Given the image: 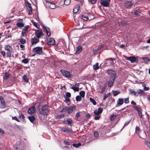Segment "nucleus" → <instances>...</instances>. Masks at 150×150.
I'll use <instances>...</instances> for the list:
<instances>
[{
    "mask_svg": "<svg viewBox=\"0 0 150 150\" xmlns=\"http://www.w3.org/2000/svg\"><path fill=\"white\" fill-rule=\"evenodd\" d=\"M20 41L21 44H25L26 42V40L23 38L20 39Z\"/></svg>",
    "mask_w": 150,
    "mask_h": 150,
    "instance_id": "45",
    "label": "nucleus"
},
{
    "mask_svg": "<svg viewBox=\"0 0 150 150\" xmlns=\"http://www.w3.org/2000/svg\"><path fill=\"white\" fill-rule=\"evenodd\" d=\"M100 115H96L94 117V119L96 120H98L100 117Z\"/></svg>",
    "mask_w": 150,
    "mask_h": 150,
    "instance_id": "64",
    "label": "nucleus"
},
{
    "mask_svg": "<svg viewBox=\"0 0 150 150\" xmlns=\"http://www.w3.org/2000/svg\"><path fill=\"white\" fill-rule=\"evenodd\" d=\"M56 6L59 8H62L64 4L63 0H55Z\"/></svg>",
    "mask_w": 150,
    "mask_h": 150,
    "instance_id": "8",
    "label": "nucleus"
},
{
    "mask_svg": "<svg viewBox=\"0 0 150 150\" xmlns=\"http://www.w3.org/2000/svg\"><path fill=\"white\" fill-rule=\"evenodd\" d=\"M139 136L141 138L145 139L147 138V136L145 131L142 130L140 132L139 134Z\"/></svg>",
    "mask_w": 150,
    "mask_h": 150,
    "instance_id": "10",
    "label": "nucleus"
},
{
    "mask_svg": "<svg viewBox=\"0 0 150 150\" xmlns=\"http://www.w3.org/2000/svg\"><path fill=\"white\" fill-rule=\"evenodd\" d=\"M123 101L124 100L123 98L118 99L117 101V106H119L122 105L123 103Z\"/></svg>",
    "mask_w": 150,
    "mask_h": 150,
    "instance_id": "21",
    "label": "nucleus"
},
{
    "mask_svg": "<svg viewBox=\"0 0 150 150\" xmlns=\"http://www.w3.org/2000/svg\"><path fill=\"white\" fill-rule=\"evenodd\" d=\"M103 111V109L102 108H99L98 110H95L93 112V113L96 115H100V114Z\"/></svg>",
    "mask_w": 150,
    "mask_h": 150,
    "instance_id": "13",
    "label": "nucleus"
},
{
    "mask_svg": "<svg viewBox=\"0 0 150 150\" xmlns=\"http://www.w3.org/2000/svg\"><path fill=\"white\" fill-rule=\"evenodd\" d=\"M68 109V107H65L62 109L61 110V112H65L66 111H67V110Z\"/></svg>",
    "mask_w": 150,
    "mask_h": 150,
    "instance_id": "56",
    "label": "nucleus"
},
{
    "mask_svg": "<svg viewBox=\"0 0 150 150\" xmlns=\"http://www.w3.org/2000/svg\"><path fill=\"white\" fill-rule=\"evenodd\" d=\"M132 107L135 110H136L137 111H138L140 109H141V108L138 107L137 106H132Z\"/></svg>",
    "mask_w": 150,
    "mask_h": 150,
    "instance_id": "49",
    "label": "nucleus"
},
{
    "mask_svg": "<svg viewBox=\"0 0 150 150\" xmlns=\"http://www.w3.org/2000/svg\"><path fill=\"white\" fill-rule=\"evenodd\" d=\"M76 100L77 101H80L81 100V98L80 96H77L76 98Z\"/></svg>",
    "mask_w": 150,
    "mask_h": 150,
    "instance_id": "47",
    "label": "nucleus"
},
{
    "mask_svg": "<svg viewBox=\"0 0 150 150\" xmlns=\"http://www.w3.org/2000/svg\"><path fill=\"white\" fill-rule=\"evenodd\" d=\"M9 76V74L7 72H5L4 76V80H7Z\"/></svg>",
    "mask_w": 150,
    "mask_h": 150,
    "instance_id": "27",
    "label": "nucleus"
},
{
    "mask_svg": "<svg viewBox=\"0 0 150 150\" xmlns=\"http://www.w3.org/2000/svg\"><path fill=\"white\" fill-rule=\"evenodd\" d=\"M129 102L128 98H124V102L125 103H128Z\"/></svg>",
    "mask_w": 150,
    "mask_h": 150,
    "instance_id": "63",
    "label": "nucleus"
},
{
    "mask_svg": "<svg viewBox=\"0 0 150 150\" xmlns=\"http://www.w3.org/2000/svg\"><path fill=\"white\" fill-rule=\"evenodd\" d=\"M46 4L51 9H54L56 7V4L49 1L46 2Z\"/></svg>",
    "mask_w": 150,
    "mask_h": 150,
    "instance_id": "4",
    "label": "nucleus"
},
{
    "mask_svg": "<svg viewBox=\"0 0 150 150\" xmlns=\"http://www.w3.org/2000/svg\"><path fill=\"white\" fill-rule=\"evenodd\" d=\"M29 28L28 25H25L24 28H23L21 33V35L23 37H24L26 35V33L28 32V30Z\"/></svg>",
    "mask_w": 150,
    "mask_h": 150,
    "instance_id": "6",
    "label": "nucleus"
},
{
    "mask_svg": "<svg viewBox=\"0 0 150 150\" xmlns=\"http://www.w3.org/2000/svg\"><path fill=\"white\" fill-rule=\"evenodd\" d=\"M71 0H63L64 4L66 5H68L70 4L71 3Z\"/></svg>",
    "mask_w": 150,
    "mask_h": 150,
    "instance_id": "30",
    "label": "nucleus"
},
{
    "mask_svg": "<svg viewBox=\"0 0 150 150\" xmlns=\"http://www.w3.org/2000/svg\"><path fill=\"white\" fill-rule=\"evenodd\" d=\"M39 41L38 39H37L36 38L34 37L33 38L31 41L32 44L33 45L34 44H36Z\"/></svg>",
    "mask_w": 150,
    "mask_h": 150,
    "instance_id": "22",
    "label": "nucleus"
},
{
    "mask_svg": "<svg viewBox=\"0 0 150 150\" xmlns=\"http://www.w3.org/2000/svg\"><path fill=\"white\" fill-rule=\"evenodd\" d=\"M115 78H111L109 80V81L108 82V84L110 87L112 86L113 85V82L114 81V80Z\"/></svg>",
    "mask_w": 150,
    "mask_h": 150,
    "instance_id": "18",
    "label": "nucleus"
},
{
    "mask_svg": "<svg viewBox=\"0 0 150 150\" xmlns=\"http://www.w3.org/2000/svg\"><path fill=\"white\" fill-rule=\"evenodd\" d=\"M137 93L140 96H142L143 94L144 91L143 90L139 89L137 92Z\"/></svg>",
    "mask_w": 150,
    "mask_h": 150,
    "instance_id": "34",
    "label": "nucleus"
},
{
    "mask_svg": "<svg viewBox=\"0 0 150 150\" xmlns=\"http://www.w3.org/2000/svg\"><path fill=\"white\" fill-rule=\"evenodd\" d=\"M55 43V41L53 38H50L47 42V44L49 45H54Z\"/></svg>",
    "mask_w": 150,
    "mask_h": 150,
    "instance_id": "15",
    "label": "nucleus"
},
{
    "mask_svg": "<svg viewBox=\"0 0 150 150\" xmlns=\"http://www.w3.org/2000/svg\"><path fill=\"white\" fill-rule=\"evenodd\" d=\"M79 5H76L74 7L73 9V11L74 13H77L79 9Z\"/></svg>",
    "mask_w": 150,
    "mask_h": 150,
    "instance_id": "26",
    "label": "nucleus"
},
{
    "mask_svg": "<svg viewBox=\"0 0 150 150\" xmlns=\"http://www.w3.org/2000/svg\"><path fill=\"white\" fill-rule=\"evenodd\" d=\"M42 47H35L33 49V51L36 52L37 54H40L42 53Z\"/></svg>",
    "mask_w": 150,
    "mask_h": 150,
    "instance_id": "3",
    "label": "nucleus"
},
{
    "mask_svg": "<svg viewBox=\"0 0 150 150\" xmlns=\"http://www.w3.org/2000/svg\"><path fill=\"white\" fill-rule=\"evenodd\" d=\"M82 18L84 21H86L88 19V18L87 16L83 15L81 16Z\"/></svg>",
    "mask_w": 150,
    "mask_h": 150,
    "instance_id": "42",
    "label": "nucleus"
},
{
    "mask_svg": "<svg viewBox=\"0 0 150 150\" xmlns=\"http://www.w3.org/2000/svg\"><path fill=\"white\" fill-rule=\"evenodd\" d=\"M120 93V91H115L113 92V93L114 96H116Z\"/></svg>",
    "mask_w": 150,
    "mask_h": 150,
    "instance_id": "37",
    "label": "nucleus"
},
{
    "mask_svg": "<svg viewBox=\"0 0 150 150\" xmlns=\"http://www.w3.org/2000/svg\"><path fill=\"white\" fill-rule=\"evenodd\" d=\"M43 29L47 35L48 36H50L51 35V33L49 28L47 27L44 26Z\"/></svg>",
    "mask_w": 150,
    "mask_h": 150,
    "instance_id": "16",
    "label": "nucleus"
},
{
    "mask_svg": "<svg viewBox=\"0 0 150 150\" xmlns=\"http://www.w3.org/2000/svg\"><path fill=\"white\" fill-rule=\"evenodd\" d=\"M4 133V131L0 128V138L2 136V134Z\"/></svg>",
    "mask_w": 150,
    "mask_h": 150,
    "instance_id": "57",
    "label": "nucleus"
},
{
    "mask_svg": "<svg viewBox=\"0 0 150 150\" xmlns=\"http://www.w3.org/2000/svg\"><path fill=\"white\" fill-rule=\"evenodd\" d=\"M110 95V93H108L107 94H105L104 97L103 98V100H105Z\"/></svg>",
    "mask_w": 150,
    "mask_h": 150,
    "instance_id": "39",
    "label": "nucleus"
},
{
    "mask_svg": "<svg viewBox=\"0 0 150 150\" xmlns=\"http://www.w3.org/2000/svg\"><path fill=\"white\" fill-rule=\"evenodd\" d=\"M61 132H62L71 133L72 132V131L71 129H69L64 128L62 129Z\"/></svg>",
    "mask_w": 150,
    "mask_h": 150,
    "instance_id": "24",
    "label": "nucleus"
},
{
    "mask_svg": "<svg viewBox=\"0 0 150 150\" xmlns=\"http://www.w3.org/2000/svg\"><path fill=\"white\" fill-rule=\"evenodd\" d=\"M67 121L69 124H71L72 122V120L70 118H68L67 119Z\"/></svg>",
    "mask_w": 150,
    "mask_h": 150,
    "instance_id": "53",
    "label": "nucleus"
},
{
    "mask_svg": "<svg viewBox=\"0 0 150 150\" xmlns=\"http://www.w3.org/2000/svg\"><path fill=\"white\" fill-rule=\"evenodd\" d=\"M1 53L2 55L3 56L4 58L6 57V53L4 51H2L1 52Z\"/></svg>",
    "mask_w": 150,
    "mask_h": 150,
    "instance_id": "54",
    "label": "nucleus"
},
{
    "mask_svg": "<svg viewBox=\"0 0 150 150\" xmlns=\"http://www.w3.org/2000/svg\"><path fill=\"white\" fill-rule=\"evenodd\" d=\"M65 102L66 103L69 104V103H70V101L69 98H66L65 100Z\"/></svg>",
    "mask_w": 150,
    "mask_h": 150,
    "instance_id": "61",
    "label": "nucleus"
},
{
    "mask_svg": "<svg viewBox=\"0 0 150 150\" xmlns=\"http://www.w3.org/2000/svg\"><path fill=\"white\" fill-rule=\"evenodd\" d=\"M109 1H103L100 2L101 5L105 7H108L109 5Z\"/></svg>",
    "mask_w": 150,
    "mask_h": 150,
    "instance_id": "19",
    "label": "nucleus"
},
{
    "mask_svg": "<svg viewBox=\"0 0 150 150\" xmlns=\"http://www.w3.org/2000/svg\"><path fill=\"white\" fill-rule=\"evenodd\" d=\"M142 59L145 62H148L149 61V59L147 57H143Z\"/></svg>",
    "mask_w": 150,
    "mask_h": 150,
    "instance_id": "51",
    "label": "nucleus"
},
{
    "mask_svg": "<svg viewBox=\"0 0 150 150\" xmlns=\"http://www.w3.org/2000/svg\"><path fill=\"white\" fill-rule=\"evenodd\" d=\"M49 112L48 107L47 105H45L39 109V113L42 115H46Z\"/></svg>",
    "mask_w": 150,
    "mask_h": 150,
    "instance_id": "1",
    "label": "nucleus"
},
{
    "mask_svg": "<svg viewBox=\"0 0 150 150\" xmlns=\"http://www.w3.org/2000/svg\"><path fill=\"white\" fill-rule=\"evenodd\" d=\"M129 93L130 94L134 95L135 96H138V94L137 93H136L134 90L132 89H129Z\"/></svg>",
    "mask_w": 150,
    "mask_h": 150,
    "instance_id": "25",
    "label": "nucleus"
},
{
    "mask_svg": "<svg viewBox=\"0 0 150 150\" xmlns=\"http://www.w3.org/2000/svg\"><path fill=\"white\" fill-rule=\"evenodd\" d=\"M64 116V114H62L60 115H58L57 116V118L60 119V118L63 117Z\"/></svg>",
    "mask_w": 150,
    "mask_h": 150,
    "instance_id": "60",
    "label": "nucleus"
},
{
    "mask_svg": "<svg viewBox=\"0 0 150 150\" xmlns=\"http://www.w3.org/2000/svg\"><path fill=\"white\" fill-rule=\"evenodd\" d=\"M79 94L82 97H83L85 96V92L84 91H82L79 93Z\"/></svg>",
    "mask_w": 150,
    "mask_h": 150,
    "instance_id": "44",
    "label": "nucleus"
},
{
    "mask_svg": "<svg viewBox=\"0 0 150 150\" xmlns=\"http://www.w3.org/2000/svg\"><path fill=\"white\" fill-rule=\"evenodd\" d=\"M108 60H109L112 61L111 63V64L112 65H114L115 64V63L113 62V60H114V59H113L112 58H109L108 59H106L105 61V63Z\"/></svg>",
    "mask_w": 150,
    "mask_h": 150,
    "instance_id": "41",
    "label": "nucleus"
},
{
    "mask_svg": "<svg viewBox=\"0 0 150 150\" xmlns=\"http://www.w3.org/2000/svg\"><path fill=\"white\" fill-rule=\"evenodd\" d=\"M116 117V115H112L110 117V120L111 121L113 120Z\"/></svg>",
    "mask_w": 150,
    "mask_h": 150,
    "instance_id": "55",
    "label": "nucleus"
},
{
    "mask_svg": "<svg viewBox=\"0 0 150 150\" xmlns=\"http://www.w3.org/2000/svg\"><path fill=\"white\" fill-rule=\"evenodd\" d=\"M106 85H104V86L102 87L101 91L100 92L101 93H102L104 92L105 89H106Z\"/></svg>",
    "mask_w": 150,
    "mask_h": 150,
    "instance_id": "46",
    "label": "nucleus"
},
{
    "mask_svg": "<svg viewBox=\"0 0 150 150\" xmlns=\"http://www.w3.org/2000/svg\"><path fill=\"white\" fill-rule=\"evenodd\" d=\"M11 52H8L6 53L7 55V57H11V54L10 53Z\"/></svg>",
    "mask_w": 150,
    "mask_h": 150,
    "instance_id": "58",
    "label": "nucleus"
},
{
    "mask_svg": "<svg viewBox=\"0 0 150 150\" xmlns=\"http://www.w3.org/2000/svg\"><path fill=\"white\" fill-rule=\"evenodd\" d=\"M107 72L108 74L111 76V78H113L114 79L116 78V74L114 70H108Z\"/></svg>",
    "mask_w": 150,
    "mask_h": 150,
    "instance_id": "7",
    "label": "nucleus"
},
{
    "mask_svg": "<svg viewBox=\"0 0 150 150\" xmlns=\"http://www.w3.org/2000/svg\"><path fill=\"white\" fill-rule=\"evenodd\" d=\"M22 62L25 64H27L29 62L28 59H24L22 60Z\"/></svg>",
    "mask_w": 150,
    "mask_h": 150,
    "instance_id": "48",
    "label": "nucleus"
},
{
    "mask_svg": "<svg viewBox=\"0 0 150 150\" xmlns=\"http://www.w3.org/2000/svg\"><path fill=\"white\" fill-rule=\"evenodd\" d=\"M82 50V47L81 46H79L78 47L76 50V52L77 53L79 54L80 53Z\"/></svg>",
    "mask_w": 150,
    "mask_h": 150,
    "instance_id": "32",
    "label": "nucleus"
},
{
    "mask_svg": "<svg viewBox=\"0 0 150 150\" xmlns=\"http://www.w3.org/2000/svg\"><path fill=\"white\" fill-rule=\"evenodd\" d=\"M29 120L31 122H33L35 119V117L34 116H30L28 117Z\"/></svg>",
    "mask_w": 150,
    "mask_h": 150,
    "instance_id": "38",
    "label": "nucleus"
},
{
    "mask_svg": "<svg viewBox=\"0 0 150 150\" xmlns=\"http://www.w3.org/2000/svg\"><path fill=\"white\" fill-rule=\"evenodd\" d=\"M35 112V107L34 106H33L29 109L28 110V113L30 114H32L34 113Z\"/></svg>",
    "mask_w": 150,
    "mask_h": 150,
    "instance_id": "20",
    "label": "nucleus"
},
{
    "mask_svg": "<svg viewBox=\"0 0 150 150\" xmlns=\"http://www.w3.org/2000/svg\"><path fill=\"white\" fill-rule=\"evenodd\" d=\"M16 25L18 27L21 28L24 27V24L22 22H18L17 23Z\"/></svg>",
    "mask_w": 150,
    "mask_h": 150,
    "instance_id": "28",
    "label": "nucleus"
},
{
    "mask_svg": "<svg viewBox=\"0 0 150 150\" xmlns=\"http://www.w3.org/2000/svg\"><path fill=\"white\" fill-rule=\"evenodd\" d=\"M126 59L127 60L130 61L132 63L138 61L137 57L135 56H131L127 57Z\"/></svg>",
    "mask_w": 150,
    "mask_h": 150,
    "instance_id": "2",
    "label": "nucleus"
},
{
    "mask_svg": "<svg viewBox=\"0 0 150 150\" xmlns=\"http://www.w3.org/2000/svg\"><path fill=\"white\" fill-rule=\"evenodd\" d=\"M23 79L24 81L25 82H28V79L27 77V76L25 75L23 76Z\"/></svg>",
    "mask_w": 150,
    "mask_h": 150,
    "instance_id": "43",
    "label": "nucleus"
},
{
    "mask_svg": "<svg viewBox=\"0 0 150 150\" xmlns=\"http://www.w3.org/2000/svg\"><path fill=\"white\" fill-rule=\"evenodd\" d=\"M89 99L90 101L93 103V105H96V102L93 99L91 98H90Z\"/></svg>",
    "mask_w": 150,
    "mask_h": 150,
    "instance_id": "40",
    "label": "nucleus"
},
{
    "mask_svg": "<svg viewBox=\"0 0 150 150\" xmlns=\"http://www.w3.org/2000/svg\"><path fill=\"white\" fill-rule=\"evenodd\" d=\"M35 35L38 38H40L43 35V34L41 30H36L35 32Z\"/></svg>",
    "mask_w": 150,
    "mask_h": 150,
    "instance_id": "9",
    "label": "nucleus"
},
{
    "mask_svg": "<svg viewBox=\"0 0 150 150\" xmlns=\"http://www.w3.org/2000/svg\"><path fill=\"white\" fill-rule=\"evenodd\" d=\"M142 87H144V89L145 91H147L149 89L148 87L146 86V85L145 84H143L142 85Z\"/></svg>",
    "mask_w": 150,
    "mask_h": 150,
    "instance_id": "50",
    "label": "nucleus"
},
{
    "mask_svg": "<svg viewBox=\"0 0 150 150\" xmlns=\"http://www.w3.org/2000/svg\"><path fill=\"white\" fill-rule=\"evenodd\" d=\"M5 107V101L1 97H0V108H3Z\"/></svg>",
    "mask_w": 150,
    "mask_h": 150,
    "instance_id": "11",
    "label": "nucleus"
},
{
    "mask_svg": "<svg viewBox=\"0 0 150 150\" xmlns=\"http://www.w3.org/2000/svg\"><path fill=\"white\" fill-rule=\"evenodd\" d=\"M61 72L64 76L68 78H70L71 77V75L69 72L65 70H62Z\"/></svg>",
    "mask_w": 150,
    "mask_h": 150,
    "instance_id": "5",
    "label": "nucleus"
},
{
    "mask_svg": "<svg viewBox=\"0 0 150 150\" xmlns=\"http://www.w3.org/2000/svg\"><path fill=\"white\" fill-rule=\"evenodd\" d=\"M15 148L14 150H22L23 146L22 145L20 144V143L19 142L18 144L14 146Z\"/></svg>",
    "mask_w": 150,
    "mask_h": 150,
    "instance_id": "12",
    "label": "nucleus"
},
{
    "mask_svg": "<svg viewBox=\"0 0 150 150\" xmlns=\"http://www.w3.org/2000/svg\"><path fill=\"white\" fill-rule=\"evenodd\" d=\"M93 69L94 70H96L98 69L99 68L98 64V63H96L95 65H94L93 66Z\"/></svg>",
    "mask_w": 150,
    "mask_h": 150,
    "instance_id": "35",
    "label": "nucleus"
},
{
    "mask_svg": "<svg viewBox=\"0 0 150 150\" xmlns=\"http://www.w3.org/2000/svg\"><path fill=\"white\" fill-rule=\"evenodd\" d=\"M26 6L29 8V10H30V11H32V8L30 4H28L27 5H26Z\"/></svg>",
    "mask_w": 150,
    "mask_h": 150,
    "instance_id": "52",
    "label": "nucleus"
},
{
    "mask_svg": "<svg viewBox=\"0 0 150 150\" xmlns=\"http://www.w3.org/2000/svg\"><path fill=\"white\" fill-rule=\"evenodd\" d=\"M33 25L35 26L37 28L39 29L40 28V26L38 23L33 22Z\"/></svg>",
    "mask_w": 150,
    "mask_h": 150,
    "instance_id": "33",
    "label": "nucleus"
},
{
    "mask_svg": "<svg viewBox=\"0 0 150 150\" xmlns=\"http://www.w3.org/2000/svg\"><path fill=\"white\" fill-rule=\"evenodd\" d=\"M76 106H73L69 108H68V109L67 110V112L69 114H70L73 111L75 110L76 109Z\"/></svg>",
    "mask_w": 150,
    "mask_h": 150,
    "instance_id": "17",
    "label": "nucleus"
},
{
    "mask_svg": "<svg viewBox=\"0 0 150 150\" xmlns=\"http://www.w3.org/2000/svg\"><path fill=\"white\" fill-rule=\"evenodd\" d=\"M4 49L5 50L9 52H12L13 50L12 47L9 45H6L4 47Z\"/></svg>",
    "mask_w": 150,
    "mask_h": 150,
    "instance_id": "23",
    "label": "nucleus"
},
{
    "mask_svg": "<svg viewBox=\"0 0 150 150\" xmlns=\"http://www.w3.org/2000/svg\"><path fill=\"white\" fill-rule=\"evenodd\" d=\"M80 112H78L76 113V115L75 116V117L76 119H77L80 116Z\"/></svg>",
    "mask_w": 150,
    "mask_h": 150,
    "instance_id": "62",
    "label": "nucleus"
},
{
    "mask_svg": "<svg viewBox=\"0 0 150 150\" xmlns=\"http://www.w3.org/2000/svg\"><path fill=\"white\" fill-rule=\"evenodd\" d=\"M100 129H105V131H107V132H109L110 131L109 127L108 126H104L103 127H100Z\"/></svg>",
    "mask_w": 150,
    "mask_h": 150,
    "instance_id": "36",
    "label": "nucleus"
},
{
    "mask_svg": "<svg viewBox=\"0 0 150 150\" xmlns=\"http://www.w3.org/2000/svg\"><path fill=\"white\" fill-rule=\"evenodd\" d=\"M142 131L138 127H136L135 128V132L136 133L138 134V136L140 132Z\"/></svg>",
    "mask_w": 150,
    "mask_h": 150,
    "instance_id": "31",
    "label": "nucleus"
},
{
    "mask_svg": "<svg viewBox=\"0 0 150 150\" xmlns=\"http://www.w3.org/2000/svg\"><path fill=\"white\" fill-rule=\"evenodd\" d=\"M132 3L131 1H128L126 3L125 5L126 8H128L132 6Z\"/></svg>",
    "mask_w": 150,
    "mask_h": 150,
    "instance_id": "29",
    "label": "nucleus"
},
{
    "mask_svg": "<svg viewBox=\"0 0 150 150\" xmlns=\"http://www.w3.org/2000/svg\"><path fill=\"white\" fill-rule=\"evenodd\" d=\"M138 114L139 115V116L141 117H142V114L141 111V109H140L139 110L137 111Z\"/></svg>",
    "mask_w": 150,
    "mask_h": 150,
    "instance_id": "59",
    "label": "nucleus"
},
{
    "mask_svg": "<svg viewBox=\"0 0 150 150\" xmlns=\"http://www.w3.org/2000/svg\"><path fill=\"white\" fill-rule=\"evenodd\" d=\"M79 83H76L74 86H72L71 88L75 91H78L79 90Z\"/></svg>",
    "mask_w": 150,
    "mask_h": 150,
    "instance_id": "14",
    "label": "nucleus"
}]
</instances>
